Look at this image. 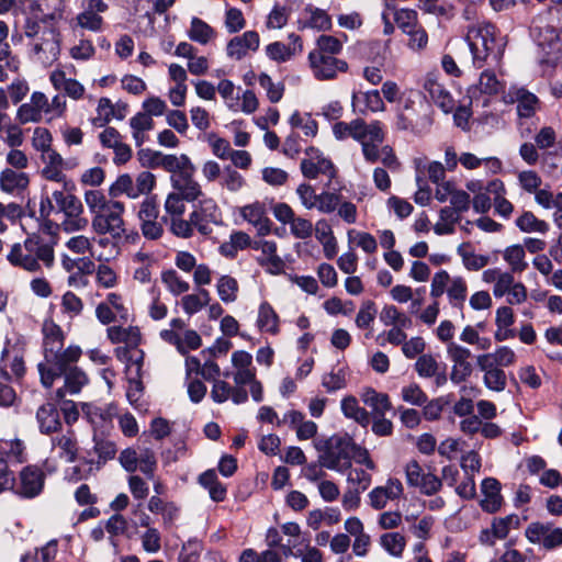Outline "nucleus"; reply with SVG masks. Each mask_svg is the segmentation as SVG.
<instances>
[{
    "instance_id": "obj_1",
    "label": "nucleus",
    "mask_w": 562,
    "mask_h": 562,
    "mask_svg": "<svg viewBox=\"0 0 562 562\" xmlns=\"http://www.w3.org/2000/svg\"><path fill=\"white\" fill-rule=\"evenodd\" d=\"M85 202L92 216L91 227L98 235H111L120 239L125 235V222L123 202L106 199L100 190H88L85 193Z\"/></svg>"
},
{
    "instance_id": "obj_2",
    "label": "nucleus",
    "mask_w": 562,
    "mask_h": 562,
    "mask_svg": "<svg viewBox=\"0 0 562 562\" xmlns=\"http://www.w3.org/2000/svg\"><path fill=\"white\" fill-rule=\"evenodd\" d=\"M465 41L472 54L474 67L482 68L499 64L504 44L496 40L495 25L483 21L469 26Z\"/></svg>"
},
{
    "instance_id": "obj_3",
    "label": "nucleus",
    "mask_w": 562,
    "mask_h": 562,
    "mask_svg": "<svg viewBox=\"0 0 562 562\" xmlns=\"http://www.w3.org/2000/svg\"><path fill=\"white\" fill-rule=\"evenodd\" d=\"M43 333V350L44 359L37 366L38 370H46V374L52 370H59L61 360L64 361H78L82 355L79 346L70 345L64 349V333L57 324L53 321H45L42 327ZM48 379V375H46Z\"/></svg>"
},
{
    "instance_id": "obj_4",
    "label": "nucleus",
    "mask_w": 562,
    "mask_h": 562,
    "mask_svg": "<svg viewBox=\"0 0 562 562\" xmlns=\"http://www.w3.org/2000/svg\"><path fill=\"white\" fill-rule=\"evenodd\" d=\"M384 139V125L375 120L368 124L362 140H358V143L361 145V151L367 162L375 164L381 161L386 169L397 172L401 169V162L393 148L390 145H383Z\"/></svg>"
},
{
    "instance_id": "obj_5",
    "label": "nucleus",
    "mask_w": 562,
    "mask_h": 562,
    "mask_svg": "<svg viewBox=\"0 0 562 562\" xmlns=\"http://www.w3.org/2000/svg\"><path fill=\"white\" fill-rule=\"evenodd\" d=\"M432 124L431 110L419 92L411 91L403 100L396 114L395 127L398 131L423 134Z\"/></svg>"
},
{
    "instance_id": "obj_6",
    "label": "nucleus",
    "mask_w": 562,
    "mask_h": 562,
    "mask_svg": "<svg viewBox=\"0 0 562 562\" xmlns=\"http://www.w3.org/2000/svg\"><path fill=\"white\" fill-rule=\"evenodd\" d=\"M353 439L348 435H335L316 443L319 452L318 462L322 467L345 473L351 468Z\"/></svg>"
},
{
    "instance_id": "obj_7",
    "label": "nucleus",
    "mask_w": 562,
    "mask_h": 562,
    "mask_svg": "<svg viewBox=\"0 0 562 562\" xmlns=\"http://www.w3.org/2000/svg\"><path fill=\"white\" fill-rule=\"evenodd\" d=\"M60 362L61 366L59 367V370H52V372L48 373V379H46V370H38L41 383L46 389L52 387L58 378H64V385L57 389L55 393L57 400H63L67 394H79L89 383L87 373L81 368L77 367L76 363L78 361L67 362L61 360Z\"/></svg>"
},
{
    "instance_id": "obj_8",
    "label": "nucleus",
    "mask_w": 562,
    "mask_h": 562,
    "mask_svg": "<svg viewBox=\"0 0 562 562\" xmlns=\"http://www.w3.org/2000/svg\"><path fill=\"white\" fill-rule=\"evenodd\" d=\"M32 52L36 61L44 67L52 66L60 54V34L54 26H45L42 35L32 43Z\"/></svg>"
},
{
    "instance_id": "obj_9",
    "label": "nucleus",
    "mask_w": 562,
    "mask_h": 562,
    "mask_svg": "<svg viewBox=\"0 0 562 562\" xmlns=\"http://www.w3.org/2000/svg\"><path fill=\"white\" fill-rule=\"evenodd\" d=\"M191 222L195 229L204 236L213 232V226L222 224V212L216 202L211 198H204L190 213Z\"/></svg>"
},
{
    "instance_id": "obj_10",
    "label": "nucleus",
    "mask_w": 562,
    "mask_h": 562,
    "mask_svg": "<svg viewBox=\"0 0 562 562\" xmlns=\"http://www.w3.org/2000/svg\"><path fill=\"white\" fill-rule=\"evenodd\" d=\"M308 64L317 80H333L339 72L348 70V64L344 59L314 50L308 54Z\"/></svg>"
},
{
    "instance_id": "obj_11",
    "label": "nucleus",
    "mask_w": 562,
    "mask_h": 562,
    "mask_svg": "<svg viewBox=\"0 0 562 562\" xmlns=\"http://www.w3.org/2000/svg\"><path fill=\"white\" fill-rule=\"evenodd\" d=\"M306 158L301 161V171L305 178L316 179L319 175L326 176L331 181L337 173L333 161L325 157L318 149L311 147L306 150Z\"/></svg>"
},
{
    "instance_id": "obj_12",
    "label": "nucleus",
    "mask_w": 562,
    "mask_h": 562,
    "mask_svg": "<svg viewBox=\"0 0 562 562\" xmlns=\"http://www.w3.org/2000/svg\"><path fill=\"white\" fill-rule=\"evenodd\" d=\"M45 483V473L36 465H27L20 472L19 480L15 482V494L23 498H34L38 496Z\"/></svg>"
},
{
    "instance_id": "obj_13",
    "label": "nucleus",
    "mask_w": 562,
    "mask_h": 562,
    "mask_svg": "<svg viewBox=\"0 0 562 562\" xmlns=\"http://www.w3.org/2000/svg\"><path fill=\"white\" fill-rule=\"evenodd\" d=\"M525 536L531 543L542 544L548 550L562 546V528L560 527L532 522L526 528Z\"/></svg>"
},
{
    "instance_id": "obj_14",
    "label": "nucleus",
    "mask_w": 562,
    "mask_h": 562,
    "mask_svg": "<svg viewBox=\"0 0 562 562\" xmlns=\"http://www.w3.org/2000/svg\"><path fill=\"white\" fill-rule=\"evenodd\" d=\"M99 140L103 147L113 150V162L116 166L124 165L132 158L131 146L123 142V136L115 127H105L99 134Z\"/></svg>"
},
{
    "instance_id": "obj_15",
    "label": "nucleus",
    "mask_w": 562,
    "mask_h": 562,
    "mask_svg": "<svg viewBox=\"0 0 562 562\" xmlns=\"http://www.w3.org/2000/svg\"><path fill=\"white\" fill-rule=\"evenodd\" d=\"M251 248L261 252L256 260L267 272L278 274L283 270L284 262L277 254L276 241L266 239L254 240Z\"/></svg>"
},
{
    "instance_id": "obj_16",
    "label": "nucleus",
    "mask_w": 562,
    "mask_h": 562,
    "mask_svg": "<svg viewBox=\"0 0 562 562\" xmlns=\"http://www.w3.org/2000/svg\"><path fill=\"white\" fill-rule=\"evenodd\" d=\"M260 45V36L256 31H246L241 35L234 36L226 44V55L234 60H241L249 52H257Z\"/></svg>"
},
{
    "instance_id": "obj_17",
    "label": "nucleus",
    "mask_w": 562,
    "mask_h": 562,
    "mask_svg": "<svg viewBox=\"0 0 562 562\" xmlns=\"http://www.w3.org/2000/svg\"><path fill=\"white\" fill-rule=\"evenodd\" d=\"M56 435L52 437V452L56 453V456L67 462L71 463L77 460L79 446L77 435L72 429H68L66 432H55Z\"/></svg>"
},
{
    "instance_id": "obj_18",
    "label": "nucleus",
    "mask_w": 562,
    "mask_h": 562,
    "mask_svg": "<svg viewBox=\"0 0 562 562\" xmlns=\"http://www.w3.org/2000/svg\"><path fill=\"white\" fill-rule=\"evenodd\" d=\"M414 369L420 378L434 379L437 387L443 386L448 381L446 364L439 363L430 353L419 356L414 364Z\"/></svg>"
},
{
    "instance_id": "obj_19",
    "label": "nucleus",
    "mask_w": 562,
    "mask_h": 562,
    "mask_svg": "<svg viewBox=\"0 0 562 562\" xmlns=\"http://www.w3.org/2000/svg\"><path fill=\"white\" fill-rule=\"evenodd\" d=\"M239 215L252 225L259 236H267L271 232L272 222L268 217L266 206L261 202H254L239 209Z\"/></svg>"
},
{
    "instance_id": "obj_20",
    "label": "nucleus",
    "mask_w": 562,
    "mask_h": 562,
    "mask_svg": "<svg viewBox=\"0 0 562 562\" xmlns=\"http://www.w3.org/2000/svg\"><path fill=\"white\" fill-rule=\"evenodd\" d=\"M30 186V175L25 171L3 168L0 171V190L12 196L23 195Z\"/></svg>"
},
{
    "instance_id": "obj_21",
    "label": "nucleus",
    "mask_w": 562,
    "mask_h": 562,
    "mask_svg": "<svg viewBox=\"0 0 562 562\" xmlns=\"http://www.w3.org/2000/svg\"><path fill=\"white\" fill-rule=\"evenodd\" d=\"M127 114V104L119 101L112 103L109 98H100L97 106V116L91 119V123L97 127L105 126L111 120L122 121Z\"/></svg>"
},
{
    "instance_id": "obj_22",
    "label": "nucleus",
    "mask_w": 562,
    "mask_h": 562,
    "mask_svg": "<svg viewBox=\"0 0 562 562\" xmlns=\"http://www.w3.org/2000/svg\"><path fill=\"white\" fill-rule=\"evenodd\" d=\"M35 419L38 430L43 435H53L63 428L60 412L54 403L47 402L42 404L36 413Z\"/></svg>"
},
{
    "instance_id": "obj_23",
    "label": "nucleus",
    "mask_w": 562,
    "mask_h": 562,
    "mask_svg": "<svg viewBox=\"0 0 562 562\" xmlns=\"http://www.w3.org/2000/svg\"><path fill=\"white\" fill-rule=\"evenodd\" d=\"M27 245L31 256L38 266H44L47 269L53 268L55 263L54 241L46 240L37 234H32L27 237Z\"/></svg>"
},
{
    "instance_id": "obj_24",
    "label": "nucleus",
    "mask_w": 562,
    "mask_h": 562,
    "mask_svg": "<svg viewBox=\"0 0 562 562\" xmlns=\"http://www.w3.org/2000/svg\"><path fill=\"white\" fill-rule=\"evenodd\" d=\"M41 159L44 164L42 175L46 180L63 182L65 190H71L75 187L63 172L64 159L56 150L41 155Z\"/></svg>"
},
{
    "instance_id": "obj_25",
    "label": "nucleus",
    "mask_w": 562,
    "mask_h": 562,
    "mask_svg": "<svg viewBox=\"0 0 562 562\" xmlns=\"http://www.w3.org/2000/svg\"><path fill=\"white\" fill-rule=\"evenodd\" d=\"M403 484L397 479H389L384 486H376L369 493L370 505L374 509H382L389 501L397 499L403 494Z\"/></svg>"
},
{
    "instance_id": "obj_26",
    "label": "nucleus",
    "mask_w": 562,
    "mask_h": 562,
    "mask_svg": "<svg viewBox=\"0 0 562 562\" xmlns=\"http://www.w3.org/2000/svg\"><path fill=\"white\" fill-rule=\"evenodd\" d=\"M211 398L217 404H222L229 398L235 404H243L248 401V392L245 387H235L225 380L218 379L213 382Z\"/></svg>"
},
{
    "instance_id": "obj_27",
    "label": "nucleus",
    "mask_w": 562,
    "mask_h": 562,
    "mask_svg": "<svg viewBox=\"0 0 562 562\" xmlns=\"http://www.w3.org/2000/svg\"><path fill=\"white\" fill-rule=\"evenodd\" d=\"M351 105L353 112L367 114V112H383L385 110L384 101L378 90L358 92L352 94Z\"/></svg>"
},
{
    "instance_id": "obj_28",
    "label": "nucleus",
    "mask_w": 562,
    "mask_h": 562,
    "mask_svg": "<svg viewBox=\"0 0 562 562\" xmlns=\"http://www.w3.org/2000/svg\"><path fill=\"white\" fill-rule=\"evenodd\" d=\"M505 89V83L499 80L492 69H485L481 72L479 81L469 88L471 99L477 98L480 94H497Z\"/></svg>"
},
{
    "instance_id": "obj_29",
    "label": "nucleus",
    "mask_w": 562,
    "mask_h": 562,
    "mask_svg": "<svg viewBox=\"0 0 562 562\" xmlns=\"http://www.w3.org/2000/svg\"><path fill=\"white\" fill-rule=\"evenodd\" d=\"M7 259L13 267L21 268L29 272H37L41 270V266H38L31 256L27 238L22 244L16 243L12 245L7 255Z\"/></svg>"
},
{
    "instance_id": "obj_30",
    "label": "nucleus",
    "mask_w": 562,
    "mask_h": 562,
    "mask_svg": "<svg viewBox=\"0 0 562 562\" xmlns=\"http://www.w3.org/2000/svg\"><path fill=\"white\" fill-rule=\"evenodd\" d=\"M481 491L483 498L481 501V507L487 513H495L502 506L501 484L494 477H486L482 481Z\"/></svg>"
},
{
    "instance_id": "obj_31",
    "label": "nucleus",
    "mask_w": 562,
    "mask_h": 562,
    "mask_svg": "<svg viewBox=\"0 0 562 562\" xmlns=\"http://www.w3.org/2000/svg\"><path fill=\"white\" fill-rule=\"evenodd\" d=\"M424 88L431 100L441 108L443 112L449 113L454 109L453 98L437 79L428 77L425 80Z\"/></svg>"
},
{
    "instance_id": "obj_32",
    "label": "nucleus",
    "mask_w": 562,
    "mask_h": 562,
    "mask_svg": "<svg viewBox=\"0 0 562 562\" xmlns=\"http://www.w3.org/2000/svg\"><path fill=\"white\" fill-rule=\"evenodd\" d=\"M49 80L56 90H63L68 97L78 100L85 93V87L72 78H67L65 71L54 70Z\"/></svg>"
},
{
    "instance_id": "obj_33",
    "label": "nucleus",
    "mask_w": 562,
    "mask_h": 562,
    "mask_svg": "<svg viewBox=\"0 0 562 562\" xmlns=\"http://www.w3.org/2000/svg\"><path fill=\"white\" fill-rule=\"evenodd\" d=\"M106 336L112 344H126V347H137L142 341V334L137 326H110Z\"/></svg>"
},
{
    "instance_id": "obj_34",
    "label": "nucleus",
    "mask_w": 562,
    "mask_h": 562,
    "mask_svg": "<svg viewBox=\"0 0 562 562\" xmlns=\"http://www.w3.org/2000/svg\"><path fill=\"white\" fill-rule=\"evenodd\" d=\"M368 124L362 119H355L349 123L340 121L333 125V134L338 140L346 139L347 137H351L357 142L362 140Z\"/></svg>"
},
{
    "instance_id": "obj_35",
    "label": "nucleus",
    "mask_w": 562,
    "mask_h": 562,
    "mask_svg": "<svg viewBox=\"0 0 562 562\" xmlns=\"http://www.w3.org/2000/svg\"><path fill=\"white\" fill-rule=\"evenodd\" d=\"M361 400L364 405L371 408L372 416L385 415L386 412L392 409L389 395L380 393L372 387H368L361 393Z\"/></svg>"
},
{
    "instance_id": "obj_36",
    "label": "nucleus",
    "mask_w": 562,
    "mask_h": 562,
    "mask_svg": "<svg viewBox=\"0 0 562 562\" xmlns=\"http://www.w3.org/2000/svg\"><path fill=\"white\" fill-rule=\"evenodd\" d=\"M340 408L345 417L353 419L362 427L370 424V413L359 405L355 396H345L340 402Z\"/></svg>"
},
{
    "instance_id": "obj_37",
    "label": "nucleus",
    "mask_w": 562,
    "mask_h": 562,
    "mask_svg": "<svg viewBox=\"0 0 562 562\" xmlns=\"http://www.w3.org/2000/svg\"><path fill=\"white\" fill-rule=\"evenodd\" d=\"M257 326L260 331L277 335L279 333V316L268 302H262L258 308Z\"/></svg>"
},
{
    "instance_id": "obj_38",
    "label": "nucleus",
    "mask_w": 562,
    "mask_h": 562,
    "mask_svg": "<svg viewBox=\"0 0 562 562\" xmlns=\"http://www.w3.org/2000/svg\"><path fill=\"white\" fill-rule=\"evenodd\" d=\"M93 442V451L97 453L98 459L94 460L90 457V452H88L87 463L100 467L105 464L109 460L114 459L117 449L113 441L94 436Z\"/></svg>"
},
{
    "instance_id": "obj_39",
    "label": "nucleus",
    "mask_w": 562,
    "mask_h": 562,
    "mask_svg": "<svg viewBox=\"0 0 562 562\" xmlns=\"http://www.w3.org/2000/svg\"><path fill=\"white\" fill-rule=\"evenodd\" d=\"M199 483L209 491L214 502H223L226 498V486L218 481L215 470H206L199 476Z\"/></svg>"
},
{
    "instance_id": "obj_40",
    "label": "nucleus",
    "mask_w": 562,
    "mask_h": 562,
    "mask_svg": "<svg viewBox=\"0 0 562 562\" xmlns=\"http://www.w3.org/2000/svg\"><path fill=\"white\" fill-rule=\"evenodd\" d=\"M130 126L135 145L140 147L147 140L145 133L154 128V120L148 114L138 112L131 117Z\"/></svg>"
},
{
    "instance_id": "obj_41",
    "label": "nucleus",
    "mask_w": 562,
    "mask_h": 562,
    "mask_svg": "<svg viewBox=\"0 0 562 562\" xmlns=\"http://www.w3.org/2000/svg\"><path fill=\"white\" fill-rule=\"evenodd\" d=\"M457 254L461 257L464 267L471 271H477L484 268L490 261L488 256L475 254L470 243L459 245Z\"/></svg>"
},
{
    "instance_id": "obj_42",
    "label": "nucleus",
    "mask_w": 562,
    "mask_h": 562,
    "mask_svg": "<svg viewBox=\"0 0 562 562\" xmlns=\"http://www.w3.org/2000/svg\"><path fill=\"white\" fill-rule=\"evenodd\" d=\"M52 199L55 201L58 211L65 215H80L82 213V204L74 194L65 193L63 190H55L52 192Z\"/></svg>"
},
{
    "instance_id": "obj_43",
    "label": "nucleus",
    "mask_w": 562,
    "mask_h": 562,
    "mask_svg": "<svg viewBox=\"0 0 562 562\" xmlns=\"http://www.w3.org/2000/svg\"><path fill=\"white\" fill-rule=\"evenodd\" d=\"M516 226L522 233L546 234L549 231V224L538 218L531 211H524L515 221Z\"/></svg>"
},
{
    "instance_id": "obj_44",
    "label": "nucleus",
    "mask_w": 562,
    "mask_h": 562,
    "mask_svg": "<svg viewBox=\"0 0 562 562\" xmlns=\"http://www.w3.org/2000/svg\"><path fill=\"white\" fill-rule=\"evenodd\" d=\"M380 321L384 326H413L412 317L395 305H385L380 312Z\"/></svg>"
},
{
    "instance_id": "obj_45",
    "label": "nucleus",
    "mask_w": 562,
    "mask_h": 562,
    "mask_svg": "<svg viewBox=\"0 0 562 562\" xmlns=\"http://www.w3.org/2000/svg\"><path fill=\"white\" fill-rule=\"evenodd\" d=\"M526 252L522 245H512L503 251V258L508 263L513 273H521L528 267L525 259Z\"/></svg>"
},
{
    "instance_id": "obj_46",
    "label": "nucleus",
    "mask_w": 562,
    "mask_h": 562,
    "mask_svg": "<svg viewBox=\"0 0 562 562\" xmlns=\"http://www.w3.org/2000/svg\"><path fill=\"white\" fill-rule=\"evenodd\" d=\"M535 200L543 209H555V222L560 226L562 225V223H560V221H562V192L554 195L549 190L539 189L535 193Z\"/></svg>"
},
{
    "instance_id": "obj_47",
    "label": "nucleus",
    "mask_w": 562,
    "mask_h": 562,
    "mask_svg": "<svg viewBox=\"0 0 562 562\" xmlns=\"http://www.w3.org/2000/svg\"><path fill=\"white\" fill-rule=\"evenodd\" d=\"M461 215L453 209L445 206L439 212V221L434 225L435 234L450 235L454 233V225L459 223Z\"/></svg>"
},
{
    "instance_id": "obj_48",
    "label": "nucleus",
    "mask_w": 562,
    "mask_h": 562,
    "mask_svg": "<svg viewBox=\"0 0 562 562\" xmlns=\"http://www.w3.org/2000/svg\"><path fill=\"white\" fill-rule=\"evenodd\" d=\"M304 27H311L318 31H326L329 30L331 26V19L325 10L308 5L304 10Z\"/></svg>"
},
{
    "instance_id": "obj_49",
    "label": "nucleus",
    "mask_w": 562,
    "mask_h": 562,
    "mask_svg": "<svg viewBox=\"0 0 562 562\" xmlns=\"http://www.w3.org/2000/svg\"><path fill=\"white\" fill-rule=\"evenodd\" d=\"M214 29L206 22L199 18H192L188 36L191 41L201 45H206L212 38L215 37Z\"/></svg>"
},
{
    "instance_id": "obj_50",
    "label": "nucleus",
    "mask_w": 562,
    "mask_h": 562,
    "mask_svg": "<svg viewBox=\"0 0 562 562\" xmlns=\"http://www.w3.org/2000/svg\"><path fill=\"white\" fill-rule=\"evenodd\" d=\"M211 296L207 290L200 289L198 293L187 294L181 299V306L186 314L193 315L209 305Z\"/></svg>"
},
{
    "instance_id": "obj_51",
    "label": "nucleus",
    "mask_w": 562,
    "mask_h": 562,
    "mask_svg": "<svg viewBox=\"0 0 562 562\" xmlns=\"http://www.w3.org/2000/svg\"><path fill=\"white\" fill-rule=\"evenodd\" d=\"M97 259L103 261L102 256ZM95 283L99 288L113 289L119 284V276L108 262H101L95 268Z\"/></svg>"
},
{
    "instance_id": "obj_52",
    "label": "nucleus",
    "mask_w": 562,
    "mask_h": 562,
    "mask_svg": "<svg viewBox=\"0 0 562 562\" xmlns=\"http://www.w3.org/2000/svg\"><path fill=\"white\" fill-rule=\"evenodd\" d=\"M376 313V305L373 301H363L355 319L356 326L359 329H368L369 331H372V324L375 321ZM370 334L371 333L367 334V337H369Z\"/></svg>"
},
{
    "instance_id": "obj_53",
    "label": "nucleus",
    "mask_w": 562,
    "mask_h": 562,
    "mask_svg": "<svg viewBox=\"0 0 562 562\" xmlns=\"http://www.w3.org/2000/svg\"><path fill=\"white\" fill-rule=\"evenodd\" d=\"M23 445L20 440L0 439V464L22 462Z\"/></svg>"
},
{
    "instance_id": "obj_54",
    "label": "nucleus",
    "mask_w": 562,
    "mask_h": 562,
    "mask_svg": "<svg viewBox=\"0 0 562 562\" xmlns=\"http://www.w3.org/2000/svg\"><path fill=\"white\" fill-rule=\"evenodd\" d=\"M380 544L392 557L401 558L406 547V538L401 532H386L380 537Z\"/></svg>"
},
{
    "instance_id": "obj_55",
    "label": "nucleus",
    "mask_w": 562,
    "mask_h": 562,
    "mask_svg": "<svg viewBox=\"0 0 562 562\" xmlns=\"http://www.w3.org/2000/svg\"><path fill=\"white\" fill-rule=\"evenodd\" d=\"M238 282L231 276H222L216 283L217 294L222 302L233 303L237 300Z\"/></svg>"
},
{
    "instance_id": "obj_56",
    "label": "nucleus",
    "mask_w": 562,
    "mask_h": 562,
    "mask_svg": "<svg viewBox=\"0 0 562 562\" xmlns=\"http://www.w3.org/2000/svg\"><path fill=\"white\" fill-rule=\"evenodd\" d=\"M161 282L172 295L187 293L190 284L183 280L176 270L169 269L161 272Z\"/></svg>"
},
{
    "instance_id": "obj_57",
    "label": "nucleus",
    "mask_w": 562,
    "mask_h": 562,
    "mask_svg": "<svg viewBox=\"0 0 562 562\" xmlns=\"http://www.w3.org/2000/svg\"><path fill=\"white\" fill-rule=\"evenodd\" d=\"M111 198H117L122 194L131 199H137L133 178L128 173L121 175L109 188Z\"/></svg>"
},
{
    "instance_id": "obj_58",
    "label": "nucleus",
    "mask_w": 562,
    "mask_h": 562,
    "mask_svg": "<svg viewBox=\"0 0 562 562\" xmlns=\"http://www.w3.org/2000/svg\"><path fill=\"white\" fill-rule=\"evenodd\" d=\"M342 37L344 38L331 35H321L317 38L316 46L313 50L337 57V55L340 54V52L342 50L344 42L347 38L346 35H344Z\"/></svg>"
},
{
    "instance_id": "obj_59",
    "label": "nucleus",
    "mask_w": 562,
    "mask_h": 562,
    "mask_svg": "<svg viewBox=\"0 0 562 562\" xmlns=\"http://www.w3.org/2000/svg\"><path fill=\"white\" fill-rule=\"evenodd\" d=\"M538 98L527 90L520 89L517 92V113L520 117H531L538 106Z\"/></svg>"
},
{
    "instance_id": "obj_60",
    "label": "nucleus",
    "mask_w": 562,
    "mask_h": 562,
    "mask_svg": "<svg viewBox=\"0 0 562 562\" xmlns=\"http://www.w3.org/2000/svg\"><path fill=\"white\" fill-rule=\"evenodd\" d=\"M265 50L269 59L279 64L286 63L297 55L290 45L278 41L267 45Z\"/></svg>"
},
{
    "instance_id": "obj_61",
    "label": "nucleus",
    "mask_w": 562,
    "mask_h": 562,
    "mask_svg": "<svg viewBox=\"0 0 562 562\" xmlns=\"http://www.w3.org/2000/svg\"><path fill=\"white\" fill-rule=\"evenodd\" d=\"M258 82L266 91L270 102L277 103L282 99L284 93V85L282 82H273L271 77L265 72L259 75Z\"/></svg>"
},
{
    "instance_id": "obj_62",
    "label": "nucleus",
    "mask_w": 562,
    "mask_h": 562,
    "mask_svg": "<svg viewBox=\"0 0 562 562\" xmlns=\"http://www.w3.org/2000/svg\"><path fill=\"white\" fill-rule=\"evenodd\" d=\"M172 188L176 190V193L182 195L188 202L196 201L203 196L202 188L194 177H190Z\"/></svg>"
},
{
    "instance_id": "obj_63",
    "label": "nucleus",
    "mask_w": 562,
    "mask_h": 562,
    "mask_svg": "<svg viewBox=\"0 0 562 562\" xmlns=\"http://www.w3.org/2000/svg\"><path fill=\"white\" fill-rule=\"evenodd\" d=\"M53 137L50 132L45 127H36L32 136V146L41 155L54 151L52 148Z\"/></svg>"
},
{
    "instance_id": "obj_64",
    "label": "nucleus",
    "mask_w": 562,
    "mask_h": 562,
    "mask_svg": "<svg viewBox=\"0 0 562 562\" xmlns=\"http://www.w3.org/2000/svg\"><path fill=\"white\" fill-rule=\"evenodd\" d=\"M519 517L513 514L506 517L494 518L491 527L494 529V535H496L499 540H503L508 536L512 528L519 526Z\"/></svg>"
}]
</instances>
